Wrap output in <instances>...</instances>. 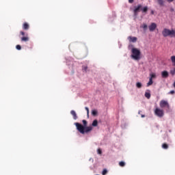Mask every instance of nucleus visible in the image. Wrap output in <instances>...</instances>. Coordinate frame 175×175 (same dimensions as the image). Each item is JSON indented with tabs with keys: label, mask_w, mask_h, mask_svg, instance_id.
I'll use <instances>...</instances> for the list:
<instances>
[{
	"label": "nucleus",
	"mask_w": 175,
	"mask_h": 175,
	"mask_svg": "<svg viewBox=\"0 0 175 175\" xmlns=\"http://www.w3.org/2000/svg\"><path fill=\"white\" fill-rule=\"evenodd\" d=\"M87 69H88V67L87 66H82V70L83 72H87Z\"/></svg>",
	"instance_id": "5701e85b"
},
{
	"label": "nucleus",
	"mask_w": 175,
	"mask_h": 175,
	"mask_svg": "<svg viewBox=\"0 0 175 175\" xmlns=\"http://www.w3.org/2000/svg\"><path fill=\"white\" fill-rule=\"evenodd\" d=\"M82 122L84 126H83L79 122L75 123V125L77 126V131H79L80 133L84 135V133H88L89 132H91V131H92V126H87V120H83Z\"/></svg>",
	"instance_id": "f257e3e1"
},
{
	"label": "nucleus",
	"mask_w": 175,
	"mask_h": 175,
	"mask_svg": "<svg viewBox=\"0 0 175 175\" xmlns=\"http://www.w3.org/2000/svg\"><path fill=\"white\" fill-rule=\"evenodd\" d=\"M151 14H154V10L151 11Z\"/></svg>",
	"instance_id": "c9c22d12"
},
{
	"label": "nucleus",
	"mask_w": 175,
	"mask_h": 175,
	"mask_svg": "<svg viewBox=\"0 0 175 175\" xmlns=\"http://www.w3.org/2000/svg\"><path fill=\"white\" fill-rule=\"evenodd\" d=\"M170 74L172 75V76H174L175 75V68L174 70H170Z\"/></svg>",
	"instance_id": "a878e982"
},
{
	"label": "nucleus",
	"mask_w": 175,
	"mask_h": 175,
	"mask_svg": "<svg viewBox=\"0 0 175 175\" xmlns=\"http://www.w3.org/2000/svg\"><path fill=\"white\" fill-rule=\"evenodd\" d=\"M172 62L174 64V66H175V56L171 57Z\"/></svg>",
	"instance_id": "b1692460"
},
{
	"label": "nucleus",
	"mask_w": 175,
	"mask_h": 175,
	"mask_svg": "<svg viewBox=\"0 0 175 175\" xmlns=\"http://www.w3.org/2000/svg\"><path fill=\"white\" fill-rule=\"evenodd\" d=\"M142 111H139L138 114H141Z\"/></svg>",
	"instance_id": "e433bc0d"
},
{
	"label": "nucleus",
	"mask_w": 175,
	"mask_h": 175,
	"mask_svg": "<svg viewBox=\"0 0 175 175\" xmlns=\"http://www.w3.org/2000/svg\"><path fill=\"white\" fill-rule=\"evenodd\" d=\"M135 0H129V3H132Z\"/></svg>",
	"instance_id": "473e14b6"
},
{
	"label": "nucleus",
	"mask_w": 175,
	"mask_h": 175,
	"mask_svg": "<svg viewBox=\"0 0 175 175\" xmlns=\"http://www.w3.org/2000/svg\"><path fill=\"white\" fill-rule=\"evenodd\" d=\"M141 117H142V118H144L146 117V116L142 115Z\"/></svg>",
	"instance_id": "f704fd0d"
},
{
	"label": "nucleus",
	"mask_w": 175,
	"mask_h": 175,
	"mask_svg": "<svg viewBox=\"0 0 175 175\" xmlns=\"http://www.w3.org/2000/svg\"><path fill=\"white\" fill-rule=\"evenodd\" d=\"M154 114L155 116H157V117H159L160 118H161V117H163V116H165V113L163 112V110L159 108L155 109Z\"/></svg>",
	"instance_id": "39448f33"
},
{
	"label": "nucleus",
	"mask_w": 175,
	"mask_h": 175,
	"mask_svg": "<svg viewBox=\"0 0 175 175\" xmlns=\"http://www.w3.org/2000/svg\"><path fill=\"white\" fill-rule=\"evenodd\" d=\"M97 152H98V154H102V150L100 149H98Z\"/></svg>",
	"instance_id": "7c9ffc66"
},
{
	"label": "nucleus",
	"mask_w": 175,
	"mask_h": 175,
	"mask_svg": "<svg viewBox=\"0 0 175 175\" xmlns=\"http://www.w3.org/2000/svg\"><path fill=\"white\" fill-rule=\"evenodd\" d=\"M131 53H132V55H131V57L135 61H139L142 58L140 56L142 54V53L140 52V50L136 48H133L131 49Z\"/></svg>",
	"instance_id": "f03ea898"
},
{
	"label": "nucleus",
	"mask_w": 175,
	"mask_h": 175,
	"mask_svg": "<svg viewBox=\"0 0 175 175\" xmlns=\"http://www.w3.org/2000/svg\"><path fill=\"white\" fill-rule=\"evenodd\" d=\"M128 39L129 42H131L132 43H136V42H137V38L136 37L129 36Z\"/></svg>",
	"instance_id": "6e6552de"
},
{
	"label": "nucleus",
	"mask_w": 175,
	"mask_h": 175,
	"mask_svg": "<svg viewBox=\"0 0 175 175\" xmlns=\"http://www.w3.org/2000/svg\"><path fill=\"white\" fill-rule=\"evenodd\" d=\"M92 115L94 116V117H96V116H98V111L96 109L92 110Z\"/></svg>",
	"instance_id": "4468645a"
},
{
	"label": "nucleus",
	"mask_w": 175,
	"mask_h": 175,
	"mask_svg": "<svg viewBox=\"0 0 175 175\" xmlns=\"http://www.w3.org/2000/svg\"><path fill=\"white\" fill-rule=\"evenodd\" d=\"M21 42H28L29 40V38H28V35L26 34V36H23L21 38Z\"/></svg>",
	"instance_id": "9b49d317"
},
{
	"label": "nucleus",
	"mask_w": 175,
	"mask_h": 175,
	"mask_svg": "<svg viewBox=\"0 0 175 175\" xmlns=\"http://www.w3.org/2000/svg\"><path fill=\"white\" fill-rule=\"evenodd\" d=\"M92 125L93 126H98V120H94L92 124Z\"/></svg>",
	"instance_id": "412c9836"
},
{
	"label": "nucleus",
	"mask_w": 175,
	"mask_h": 175,
	"mask_svg": "<svg viewBox=\"0 0 175 175\" xmlns=\"http://www.w3.org/2000/svg\"><path fill=\"white\" fill-rule=\"evenodd\" d=\"M143 29H144V31H146V29H147V25L144 24Z\"/></svg>",
	"instance_id": "c85d7f7f"
},
{
	"label": "nucleus",
	"mask_w": 175,
	"mask_h": 175,
	"mask_svg": "<svg viewBox=\"0 0 175 175\" xmlns=\"http://www.w3.org/2000/svg\"><path fill=\"white\" fill-rule=\"evenodd\" d=\"M119 166H120L121 167H124V166H125V162L124 161L119 162Z\"/></svg>",
	"instance_id": "4be33fe9"
},
{
	"label": "nucleus",
	"mask_w": 175,
	"mask_h": 175,
	"mask_svg": "<svg viewBox=\"0 0 175 175\" xmlns=\"http://www.w3.org/2000/svg\"><path fill=\"white\" fill-rule=\"evenodd\" d=\"M102 174H103V175H106V174H107V170L104 169V170H103Z\"/></svg>",
	"instance_id": "393cba45"
},
{
	"label": "nucleus",
	"mask_w": 175,
	"mask_h": 175,
	"mask_svg": "<svg viewBox=\"0 0 175 175\" xmlns=\"http://www.w3.org/2000/svg\"><path fill=\"white\" fill-rule=\"evenodd\" d=\"M148 28L150 32H153V31H155L157 28V24L155 23H152L150 25H149Z\"/></svg>",
	"instance_id": "0eeeda50"
},
{
	"label": "nucleus",
	"mask_w": 175,
	"mask_h": 175,
	"mask_svg": "<svg viewBox=\"0 0 175 175\" xmlns=\"http://www.w3.org/2000/svg\"><path fill=\"white\" fill-rule=\"evenodd\" d=\"M157 2L160 6H163V3H165V1L163 0H157Z\"/></svg>",
	"instance_id": "f3484780"
},
{
	"label": "nucleus",
	"mask_w": 175,
	"mask_h": 175,
	"mask_svg": "<svg viewBox=\"0 0 175 175\" xmlns=\"http://www.w3.org/2000/svg\"><path fill=\"white\" fill-rule=\"evenodd\" d=\"M162 35L164 38H167V36H171V38H175V31L170 30L169 29H164L162 31Z\"/></svg>",
	"instance_id": "7ed1b4c3"
},
{
	"label": "nucleus",
	"mask_w": 175,
	"mask_h": 175,
	"mask_svg": "<svg viewBox=\"0 0 175 175\" xmlns=\"http://www.w3.org/2000/svg\"><path fill=\"white\" fill-rule=\"evenodd\" d=\"M136 87H137V88H142V87H143V84H142V83H140V82H137L136 83Z\"/></svg>",
	"instance_id": "6ab92c4d"
},
{
	"label": "nucleus",
	"mask_w": 175,
	"mask_h": 175,
	"mask_svg": "<svg viewBox=\"0 0 175 175\" xmlns=\"http://www.w3.org/2000/svg\"><path fill=\"white\" fill-rule=\"evenodd\" d=\"M142 8H143V5L142 4H138L137 5L134 7L133 13L134 16H137V14L139 12L142 10Z\"/></svg>",
	"instance_id": "423d86ee"
},
{
	"label": "nucleus",
	"mask_w": 175,
	"mask_h": 175,
	"mask_svg": "<svg viewBox=\"0 0 175 175\" xmlns=\"http://www.w3.org/2000/svg\"><path fill=\"white\" fill-rule=\"evenodd\" d=\"M160 107L161 109H167V110H170V105H169V103L167 100H161L159 103Z\"/></svg>",
	"instance_id": "20e7f679"
},
{
	"label": "nucleus",
	"mask_w": 175,
	"mask_h": 175,
	"mask_svg": "<svg viewBox=\"0 0 175 175\" xmlns=\"http://www.w3.org/2000/svg\"><path fill=\"white\" fill-rule=\"evenodd\" d=\"M70 114L72 115L74 120H77V114L76 113V111H75L74 110H72L70 111Z\"/></svg>",
	"instance_id": "ddd939ff"
},
{
	"label": "nucleus",
	"mask_w": 175,
	"mask_h": 175,
	"mask_svg": "<svg viewBox=\"0 0 175 175\" xmlns=\"http://www.w3.org/2000/svg\"><path fill=\"white\" fill-rule=\"evenodd\" d=\"M16 50H21V45H16Z\"/></svg>",
	"instance_id": "cd10ccee"
},
{
	"label": "nucleus",
	"mask_w": 175,
	"mask_h": 175,
	"mask_svg": "<svg viewBox=\"0 0 175 175\" xmlns=\"http://www.w3.org/2000/svg\"><path fill=\"white\" fill-rule=\"evenodd\" d=\"M174 93H175L174 90H171L170 92V94H171L172 95H173V94H174Z\"/></svg>",
	"instance_id": "2f4dec72"
},
{
	"label": "nucleus",
	"mask_w": 175,
	"mask_h": 175,
	"mask_svg": "<svg viewBox=\"0 0 175 175\" xmlns=\"http://www.w3.org/2000/svg\"><path fill=\"white\" fill-rule=\"evenodd\" d=\"M162 148H163L164 150H167L169 148V145H167V144H163Z\"/></svg>",
	"instance_id": "dca6fc26"
},
{
	"label": "nucleus",
	"mask_w": 175,
	"mask_h": 175,
	"mask_svg": "<svg viewBox=\"0 0 175 175\" xmlns=\"http://www.w3.org/2000/svg\"><path fill=\"white\" fill-rule=\"evenodd\" d=\"M152 83H154V82L152 81V78H149V81L147 83V87H150V85H152Z\"/></svg>",
	"instance_id": "2eb2a0df"
},
{
	"label": "nucleus",
	"mask_w": 175,
	"mask_h": 175,
	"mask_svg": "<svg viewBox=\"0 0 175 175\" xmlns=\"http://www.w3.org/2000/svg\"><path fill=\"white\" fill-rule=\"evenodd\" d=\"M169 3H170V2H173V1H174V0H167Z\"/></svg>",
	"instance_id": "72a5a7b5"
},
{
	"label": "nucleus",
	"mask_w": 175,
	"mask_h": 175,
	"mask_svg": "<svg viewBox=\"0 0 175 175\" xmlns=\"http://www.w3.org/2000/svg\"><path fill=\"white\" fill-rule=\"evenodd\" d=\"M141 10H142V13H145V14H146L147 12H148V7H147V6H145L144 8L142 7Z\"/></svg>",
	"instance_id": "f8f14e48"
},
{
	"label": "nucleus",
	"mask_w": 175,
	"mask_h": 175,
	"mask_svg": "<svg viewBox=\"0 0 175 175\" xmlns=\"http://www.w3.org/2000/svg\"><path fill=\"white\" fill-rule=\"evenodd\" d=\"M23 28L25 29V31H28V29H29V24L27 23H24L23 25Z\"/></svg>",
	"instance_id": "9d476101"
},
{
	"label": "nucleus",
	"mask_w": 175,
	"mask_h": 175,
	"mask_svg": "<svg viewBox=\"0 0 175 175\" xmlns=\"http://www.w3.org/2000/svg\"><path fill=\"white\" fill-rule=\"evenodd\" d=\"M145 96L147 98V99H150V98H151V94L150 92H146Z\"/></svg>",
	"instance_id": "aec40b11"
},
{
	"label": "nucleus",
	"mask_w": 175,
	"mask_h": 175,
	"mask_svg": "<svg viewBox=\"0 0 175 175\" xmlns=\"http://www.w3.org/2000/svg\"><path fill=\"white\" fill-rule=\"evenodd\" d=\"M157 77V75H155V73H150V79H152V80L153 79H155Z\"/></svg>",
	"instance_id": "a211bd4d"
},
{
	"label": "nucleus",
	"mask_w": 175,
	"mask_h": 175,
	"mask_svg": "<svg viewBox=\"0 0 175 175\" xmlns=\"http://www.w3.org/2000/svg\"><path fill=\"white\" fill-rule=\"evenodd\" d=\"M20 33L22 36H25V33L24 31H21Z\"/></svg>",
	"instance_id": "c756f323"
},
{
	"label": "nucleus",
	"mask_w": 175,
	"mask_h": 175,
	"mask_svg": "<svg viewBox=\"0 0 175 175\" xmlns=\"http://www.w3.org/2000/svg\"><path fill=\"white\" fill-rule=\"evenodd\" d=\"M86 111H87V114H88V116H90V109H88V107H85Z\"/></svg>",
	"instance_id": "bb28decb"
},
{
	"label": "nucleus",
	"mask_w": 175,
	"mask_h": 175,
	"mask_svg": "<svg viewBox=\"0 0 175 175\" xmlns=\"http://www.w3.org/2000/svg\"><path fill=\"white\" fill-rule=\"evenodd\" d=\"M161 76L163 79H167V77H169V72H167V71H163L161 72Z\"/></svg>",
	"instance_id": "1a4fd4ad"
}]
</instances>
